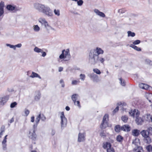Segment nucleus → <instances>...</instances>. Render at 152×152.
<instances>
[{"instance_id": "nucleus-9", "label": "nucleus", "mask_w": 152, "mask_h": 152, "mask_svg": "<svg viewBox=\"0 0 152 152\" xmlns=\"http://www.w3.org/2000/svg\"><path fill=\"white\" fill-rule=\"evenodd\" d=\"M4 2L3 1H1L0 2V20L4 16Z\"/></svg>"}, {"instance_id": "nucleus-5", "label": "nucleus", "mask_w": 152, "mask_h": 152, "mask_svg": "<svg viewBox=\"0 0 152 152\" xmlns=\"http://www.w3.org/2000/svg\"><path fill=\"white\" fill-rule=\"evenodd\" d=\"M42 12L48 16H51L53 15L52 11L48 7L45 6Z\"/></svg>"}, {"instance_id": "nucleus-56", "label": "nucleus", "mask_w": 152, "mask_h": 152, "mask_svg": "<svg viewBox=\"0 0 152 152\" xmlns=\"http://www.w3.org/2000/svg\"><path fill=\"white\" fill-rule=\"evenodd\" d=\"M149 85L147 84H145L144 87V89L147 90L148 89V88Z\"/></svg>"}, {"instance_id": "nucleus-24", "label": "nucleus", "mask_w": 152, "mask_h": 152, "mask_svg": "<svg viewBox=\"0 0 152 152\" xmlns=\"http://www.w3.org/2000/svg\"><path fill=\"white\" fill-rule=\"evenodd\" d=\"M121 119L124 122L126 123L127 121L128 117L126 115H123L122 116Z\"/></svg>"}, {"instance_id": "nucleus-13", "label": "nucleus", "mask_w": 152, "mask_h": 152, "mask_svg": "<svg viewBox=\"0 0 152 152\" xmlns=\"http://www.w3.org/2000/svg\"><path fill=\"white\" fill-rule=\"evenodd\" d=\"M93 50L95 52L96 54L99 56V55L100 54H103L104 53V51L101 48L97 47L96 49H93Z\"/></svg>"}, {"instance_id": "nucleus-57", "label": "nucleus", "mask_w": 152, "mask_h": 152, "mask_svg": "<svg viewBox=\"0 0 152 152\" xmlns=\"http://www.w3.org/2000/svg\"><path fill=\"white\" fill-rule=\"evenodd\" d=\"M117 104L118 105H119L120 106H124V105H126V104L125 103H123V104L121 103V102H120V104L119 103H117Z\"/></svg>"}, {"instance_id": "nucleus-4", "label": "nucleus", "mask_w": 152, "mask_h": 152, "mask_svg": "<svg viewBox=\"0 0 152 152\" xmlns=\"http://www.w3.org/2000/svg\"><path fill=\"white\" fill-rule=\"evenodd\" d=\"M61 128L62 129L66 126L67 122V119L65 117L63 112L61 113Z\"/></svg>"}, {"instance_id": "nucleus-35", "label": "nucleus", "mask_w": 152, "mask_h": 152, "mask_svg": "<svg viewBox=\"0 0 152 152\" xmlns=\"http://www.w3.org/2000/svg\"><path fill=\"white\" fill-rule=\"evenodd\" d=\"M54 12L56 15L58 16H59L60 15V11L59 10L55 9L54 10Z\"/></svg>"}, {"instance_id": "nucleus-34", "label": "nucleus", "mask_w": 152, "mask_h": 152, "mask_svg": "<svg viewBox=\"0 0 152 152\" xmlns=\"http://www.w3.org/2000/svg\"><path fill=\"white\" fill-rule=\"evenodd\" d=\"M65 51V50H62L61 54L59 56V58L60 59H63L65 58V56L64 55V52Z\"/></svg>"}, {"instance_id": "nucleus-6", "label": "nucleus", "mask_w": 152, "mask_h": 152, "mask_svg": "<svg viewBox=\"0 0 152 152\" xmlns=\"http://www.w3.org/2000/svg\"><path fill=\"white\" fill-rule=\"evenodd\" d=\"M45 5L39 3H35L34 4L35 8L39 11L42 12L43 9L45 8Z\"/></svg>"}, {"instance_id": "nucleus-1", "label": "nucleus", "mask_w": 152, "mask_h": 152, "mask_svg": "<svg viewBox=\"0 0 152 152\" xmlns=\"http://www.w3.org/2000/svg\"><path fill=\"white\" fill-rule=\"evenodd\" d=\"M140 134L144 138V142L150 144L152 142V140L149 135H152V127H149L147 130H143L140 132Z\"/></svg>"}, {"instance_id": "nucleus-49", "label": "nucleus", "mask_w": 152, "mask_h": 152, "mask_svg": "<svg viewBox=\"0 0 152 152\" xmlns=\"http://www.w3.org/2000/svg\"><path fill=\"white\" fill-rule=\"evenodd\" d=\"M98 60L99 61H100L102 63L104 64L105 60L103 58H100L99 59H98Z\"/></svg>"}, {"instance_id": "nucleus-60", "label": "nucleus", "mask_w": 152, "mask_h": 152, "mask_svg": "<svg viewBox=\"0 0 152 152\" xmlns=\"http://www.w3.org/2000/svg\"><path fill=\"white\" fill-rule=\"evenodd\" d=\"M34 116H32L31 118V121L32 122H34Z\"/></svg>"}, {"instance_id": "nucleus-63", "label": "nucleus", "mask_w": 152, "mask_h": 152, "mask_svg": "<svg viewBox=\"0 0 152 152\" xmlns=\"http://www.w3.org/2000/svg\"><path fill=\"white\" fill-rule=\"evenodd\" d=\"M43 24H44V25L45 27L48 26V23L46 21H45V23H44Z\"/></svg>"}, {"instance_id": "nucleus-7", "label": "nucleus", "mask_w": 152, "mask_h": 152, "mask_svg": "<svg viewBox=\"0 0 152 152\" xmlns=\"http://www.w3.org/2000/svg\"><path fill=\"white\" fill-rule=\"evenodd\" d=\"M88 76L94 82H97L99 81L98 76L97 75L92 73H90L88 75Z\"/></svg>"}, {"instance_id": "nucleus-10", "label": "nucleus", "mask_w": 152, "mask_h": 152, "mask_svg": "<svg viewBox=\"0 0 152 152\" xmlns=\"http://www.w3.org/2000/svg\"><path fill=\"white\" fill-rule=\"evenodd\" d=\"M86 133L80 132L78 135L77 141L79 142L84 141L85 140Z\"/></svg>"}, {"instance_id": "nucleus-51", "label": "nucleus", "mask_w": 152, "mask_h": 152, "mask_svg": "<svg viewBox=\"0 0 152 152\" xmlns=\"http://www.w3.org/2000/svg\"><path fill=\"white\" fill-rule=\"evenodd\" d=\"M119 110V107L118 106H117L116 108L113 111V114L115 113L116 112H117L118 110Z\"/></svg>"}, {"instance_id": "nucleus-40", "label": "nucleus", "mask_w": 152, "mask_h": 152, "mask_svg": "<svg viewBox=\"0 0 152 152\" xmlns=\"http://www.w3.org/2000/svg\"><path fill=\"white\" fill-rule=\"evenodd\" d=\"M80 79L81 80L84 81L86 77L85 75L84 74H81L80 75Z\"/></svg>"}, {"instance_id": "nucleus-30", "label": "nucleus", "mask_w": 152, "mask_h": 152, "mask_svg": "<svg viewBox=\"0 0 152 152\" xmlns=\"http://www.w3.org/2000/svg\"><path fill=\"white\" fill-rule=\"evenodd\" d=\"M41 117V114H39L36 118L35 122L37 125H38L40 121Z\"/></svg>"}, {"instance_id": "nucleus-38", "label": "nucleus", "mask_w": 152, "mask_h": 152, "mask_svg": "<svg viewBox=\"0 0 152 152\" xmlns=\"http://www.w3.org/2000/svg\"><path fill=\"white\" fill-rule=\"evenodd\" d=\"M39 22L42 24H43L46 21L45 18H40L39 20Z\"/></svg>"}, {"instance_id": "nucleus-27", "label": "nucleus", "mask_w": 152, "mask_h": 152, "mask_svg": "<svg viewBox=\"0 0 152 152\" xmlns=\"http://www.w3.org/2000/svg\"><path fill=\"white\" fill-rule=\"evenodd\" d=\"M127 33L128 37H134L135 35V34L134 32H132L130 31H128Z\"/></svg>"}, {"instance_id": "nucleus-20", "label": "nucleus", "mask_w": 152, "mask_h": 152, "mask_svg": "<svg viewBox=\"0 0 152 152\" xmlns=\"http://www.w3.org/2000/svg\"><path fill=\"white\" fill-rule=\"evenodd\" d=\"M30 77L31 78L37 77L40 79L41 78V77L38 74L33 72H32V75L30 76Z\"/></svg>"}, {"instance_id": "nucleus-15", "label": "nucleus", "mask_w": 152, "mask_h": 152, "mask_svg": "<svg viewBox=\"0 0 152 152\" xmlns=\"http://www.w3.org/2000/svg\"><path fill=\"white\" fill-rule=\"evenodd\" d=\"M78 95L77 94H73L71 96V99L74 102L75 105H76V100L77 99Z\"/></svg>"}, {"instance_id": "nucleus-14", "label": "nucleus", "mask_w": 152, "mask_h": 152, "mask_svg": "<svg viewBox=\"0 0 152 152\" xmlns=\"http://www.w3.org/2000/svg\"><path fill=\"white\" fill-rule=\"evenodd\" d=\"M94 11L96 14L101 17L104 18L105 16V15L104 13L100 12L98 9H95L94 10Z\"/></svg>"}, {"instance_id": "nucleus-23", "label": "nucleus", "mask_w": 152, "mask_h": 152, "mask_svg": "<svg viewBox=\"0 0 152 152\" xmlns=\"http://www.w3.org/2000/svg\"><path fill=\"white\" fill-rule=\"evenodd\" d=\"M108 114H106L104 116L102 122H108Z\"/></svg>"}, {"instance_id": "nucleus-2", "label": "nucleus", "mask_w": 152, "mask_h": 152, "mask_svg": "<svg viewBox=\"0 0 152 152\" xmlns=\"http://www.w3.org/2000/svg\"><path fill=\"white\" fill-rule=\"evenodd\" d=\"M129 113L130 115L133 118H134L135 115V121L137 124L141 125L142 124L144 120L142 118L139 116L140 112L138 111L137 110H136L134 109L133 111L132 110L129 112Z\"/></svg>"}, {"instance_id": "nucleus-32", "label": "nucleus", "mask_w": 152, "mask_h": 152, "mask_svg": "<svg viewBox=\"0 0 152 152\" xmlns=\"http://www.w3.org/2000/svg\"><path fill=\"white\" fill-rule=\"evenodd\" d=\"M41 94L40 92H38L37 95L35 97V99L36 101L39 100L40 98Z\"/></svg>"}, {"instance_id": "nucleus-44", "label": "nucleus", "mask_w": 152, "mask_h": 152, "mask_svg": "<svg viewBox=\"0 0 152 152\" xmlns=\"http://www.w3.org/2000/svg\"><path fill=\"white\" fill-rule=\"evenodd\" d=\"M77 1V5L79 6H81L83 3V0H79Z\"/></svg>"}, {"instance_id": "nucleus-33", "label": "nucleus", "mask_w": 152, "mask_h": 152, "mask_svg": "<svg viewBox=\"0 0 152 152\" xmlns=\"http://www.w3.org/2000/svg\"><path fill=\"white\" fill-rule=\"evenodd\" d=\"M34 30L36 32H38L40 30V28L37 25H34Z\"/></svg>"}, {"instance_id": "nucleus-53", "label": "nucleus", "mask_w": 152, "mask_h": 152, "mask_svg": "<svg viewBox=\"0 0 152 152\" xmlns=\"http://www.w3.org/2000/svg\"><path fill=\"white\" fill-rule=\"evenodd\" d=\"M144 85H145V84H144V83H140L139 84V87L141 88L144 89Z\"/></svg>"}, {"instance_id": "nucleus-18", "label": "nucleus", "mask_w": 152, "mask_h": 152, "mask_svg": "<svg viewBox=\"0 0 152 152\" xmlns=\"http://www.w3.org/2000/svg\"><path fill=\"white\" fill-rule=\"evenodd\" d=\"M6 8L8 10L12 11L15 10V7L11 4H9L7 5Z\"/></svg>"}, {"instance_id": "nucleus-59", "label": "nucleus", "mask_w": 152, "mask_h": 152, "mask_svg": "<svg viewBox=\"0 0 152 152\" xmlns=\"http://www.w3.org/2000/svg\"><path fill=\"white\" fill-rule=\"evenodd\" d=\"M15 48L16 47H18V48H20V47H21L22 45H21V44L19 43V44H18L16 45H15Z\"/></svg>"}, {"instance_id": "nucleus-46", "label": "nucleus", "mask_w": 152, "mask_h": 152, "mask_svg": "<svg viewBox=\"0 0 152 152\" xmlns=\"http://www.w3.org/2000/svg\"><path fill=\"white\" fill-rule=\"evenodd\" d=\"M7 46L9 47L10 48H13L14 50L15 49V45H12L10 44H6Z\"/></svg>"}, {"instance_id": "nucleus-16", "label": "nucleus", "mask_w": 152, "mask_h": 152, "mask_svg": "<svg viewBox=\"0 0 152 152\" xmlns=\"http://www.w3.org/2000/svg\"><path fill=\"white\" fill-rule=\"evenodd\" d=\"M108 126V122H102L100 126V127L101 129H104Z\"/></svg>"}, {"instance_id": "nucleus-21", "label": "nucleus", "mask_w": 152, "mask_h": 152, "mask_svg": "<svg viewBox=\"0 0 152 152\" xmlns=\"http://www.w3.org/2000/svg\"><path fill=\"white\" fill-rule=\"evenodd\" d=\"M132 133L133 135L137 137L140 134L139 131L137 129H134L132 131Z\"/></svg>"}, {"instance_id": "nucleus-11", "label": "nucleus", "mask_w": 152, "mask_h": 152, "mask_svg": "<svg viewBox=\"0 0 152 152\" xmlns=\"http://www.w3.org/2000/svg\"><path fill=\"white\" fill-rule=\"evenodd\" d=\"M32 132L30 131L29 132V137L33 140H35L37 137V135L35 133V130L33 129Z\"/></svg>"}, {"instance_id": "nucleus-36", "label": "nucleus", "mask_w": 152, "mask_h": 152, "mask_svg": "<svg viewBox=\"0 0 152 152\" xmlns=\"http://www.w3.org/2000/svg\"><path fill=\"white\" fill-rule=\"evenodd\" d=\"M93 71L96 74H100L101 73L100 71L97 69H93Z\"/></svg>"}, {"instance_id": "nucleus-58", "label": "nucleus", "mask_w": 152, "mask_h": 152, "mask_svg": "<svg viewBox=\"0 0 152 152\" xmlns=\"http://www.w3.org/2000/svg\"><path fill=\"white\" fill-rule=\"evenodd\" d=\"M55 131L54 130L52 129L51 132V134L52 136H53L55 134Z\"/></svg>"}, {"instance_id": "nucleus-52", "label": "nucleus", "mask_w": 152, "mask_h": 152, "mask_svg": "<svg viewBox=\"0 0 152 152\" xmlns=\"http://www.w3.org/2000/svg\"><path fill=\"white\" fill-rule=\"evenodd\" d=\"M76 105L79 108H81V106L80 104V102L79 101H76Z\"/></svg>"}, {"instance_id": "nucleus-12", "label": "nucleus", "mask_w": 152, "mask_h": 152, "mask_svg": "<svg viewBox=\"0 0 152 152\" xmlns=\"http://www.w3.org/2000/svg\"><path fill=\"white\" fill-rule=\"evenodd\" d=\"M121 130L129 132L130 130V126L128 125H125L121 126Z\"/></svg>"}, {"instance_id": "nucleus-19", "label": "nucleus", "mask_w": 152, "mask_h": 152, "mask_svg": "<svg viewBox=\"0 0 152 152\" xmlns=\"http://www.w3.org/2000/svg\"><path fill=\"white\" fill-rule=\"evenodd\" d=\"M145 120L147 121L152 122V116L150 114H147L145 117Z\"/></svg>"}, {"instance_id": "nucleus-64", "label": "nucleus", "mask_w": 152, "mask_h": 152, "mask_svg": "<svg viewBox=\"0 0 152 152\" xmlns=\"http://www.w3.org/2000/svg\"><path fill=\"white\" fill-rule=\"evenodd\" d=\"M7 142V140L5 139H4L3 141L2 142V144L4 145V144H6V143Z\"/></svg>"}, {"instance_id": "nucleus-8", "label": "nucleus", "mask_w": 152, "mask_h": 152, "mask_svg": "<svg viewBox=\"0 0 152 152\" xmlns=\"http://www.w3.org/2000/svg\"><path fill=\"white\" fill-rule=\"evenodd\" d=\"M9 99V96H5L3 97H0V105L3 106Z\"/></svg>"}, {"instance_id": "nucleus-17", "label": "nucleus", "mask_w": 152, "mask_h": 152, "mask_svg": "<svg viewBox=\"0 0 152 152\" xmlns=\"http://www.w3.org/2000/svg\"><path fill=\"white\" fill-rule=\"evenodd\" d=\"M111 147V145L110 142H106L104 144L103 148L104 149H107V148H110Z\"/></svg>"}, {"instance_id": "nucleus-47", "label": "nucleus", "mask_w": 152, "mask_h": 152, "mask_svg": "<svg viewBox=\"0 0 152 152\" xmlns=\"http://www.w3.org/2000/svg\"><path fill=\"white\" fill-rule=\"evenodd\" d=\"M40 119L42 121H45L46 119V118L44 115L42 114V115H41Z\"/></svg>"}, {"instance_id": "nucleus-22", "label": "nucleus", "mask_w": 152, "mask_h": 152, "mask_svg": "<svg viewBox=\"0 0 152 152\" xmlns=\"http://www.w3.org/2000/svg\"><path fill=\"white\" fill-rule=\"evenodd\" d=\"M130 47L132 48H133L134 50H136L137 51H140L141 50V49L139 47H138L137 46L133 45L131 44L130 45Z\"/></svg>"}, {"instance_id": "nucleus-39", "label": "nucleus", "mask_w": 152, "mask_h": 152, "mask_svg": "<svg viewBox=\"0 0 152 152\" xmlns=\"http://www.w3.org/2000/svg\"><path fill=\"white\" fill-rule=\"evenodd\" d=\"M80 83V81L74 80L72 81V85H76Z\"/></svg>"}, {"instance_id": "nucleus-31", "label": "nucleus", "mask_w": 152, "mask_h": 152, "mask_svg": "<svg viewBox=\"0 0 152 152\" xmlns=\"http://www.w3.org/2000/svg\"><path fill=\"white\" fill-rule=\"evenodd\" d=\"M34 50L35 52L37 53H40L42 52V50L38 47H36L34 49Z\"/></svg>"}, {"instance_id": "nucleus-25", "label": "nucleus", "mask_w": 152, "mask_h": 152, "mask_svg": "<svg viewBox=\"0 0 152 152\" xmlns=\"http://www.w3.org/2000/svg\"><path fill=\"white\" fill-rule=\"evenodd\" d=\"M145 148L148 151V152H152V145H149L147 146Z\"/></svg>"}, {"instance_id": "nucleus-3", "label": "nucleus", "mask_w": 152, "mask_h": 152, "mask_svg": "<svg viewBox=\"0 0 152 152\" xmlns=\"http://www.w3.org/2000/svg\"><path fill=\"white\" fill-rule=\"evenodd\" d=\"M96 54L93 50H91L89 53V62L91 64H95L99 61V56Z\"/></svg>"}, {"instance_id": "nucleus-45", "label": "nucleus", "mask_w": 152, "mask_h": 152, "mask_svg": "<svg viewBox=\"0 0 152 152\" xmlns=\"http://www.w3.org/2000/svg\"><path fill=\"white\" fill-rule=\"evenodd\" d=\"M120 80L121 82V84L123 86H124L125 85V83L124 82V80H123L121 78L120 79Z\"/></svg>"}, {"instance_id": "nucleus-41", "label": "nucleus", "mask_w": 152, "mask_h": 152, "mask_svg": "<svg viewBox=\"0 0 152 152\" xmlns=\"http://www.w3.org/2000/svg\"><path fill=\"white\" fill-rule=\"evenodd\" d=\"M17 104V103L16 102H14L11 103L10 107L11 108L14 107Z\"/></svg>"}, {"instance_id": "nucleus-48", "label": "nucleus", "mask_w": 152, "mask_h": 152, "mask_svg": "<svg viewBox=\"0 0 152 152\" xmlns=\"http://www.w3.org/2000/svg\"><path fill=\"white\" fill-rule=\"evenodd\" d=\"M100 135L102 137H104L106 136V134L104 131H102L100 133Z\"/></svg>"}, {"instance_id": "nucleus-62", "label": "nucleus", "mask_w": 152, "mask_h": 152, "mask_svg": "<svg viewBox=\"0 0 152 152\" xmlns=\"http://www.w3.org/2000/svg\"><path fill=\"white\" fill-rule=\"evenodd\" d=\"M7 90L9 92H12L14 91V90L13 89H10L9 88H8Z\"/></svg>"}, {"instance_id": "nucleus-28", "label": "nucleus", "mask_w": 152, "mask_h": 152, "mask_svg": "<svg viewBox=\"0 0 152 152\" xmlns=\"http://www.w3.org/2000/svg\"><path fill=\"white\" fill-rule=\"evenodd\" d=\"M65 58H67L68 60L70 58V55L69 53V50H66L65 51V53H64Z\"/></svg>"}, {"instance_id": "nucleus-43", "label": "nucleus", "mask_w": 152, "mask_h": 152, "mask_svg": "<svg viewBox=\"0 0 152 152\" xmlns=\"http://www.w3.org/2000/svg\"><path fill=\"white\" fill-rule=\"evenodd\" d=\"M140 41L139 40H137L134 41L133 42V45H135L140 44Z\"/></svg>"}, {"instance_id": "nucleus-55", "label": "nucleus", "mask_w": 152, "mask_h": 152, "mask_svg": "<svg viewBox=\"0 0 152 152\" xmlns=\"http://www.w3.org/2000/svg\"><path fill=\"white\" fill-rule=\"evenodd\" d=\"M25 113L26 116H27L29 113V111L28 110H26L25 111Z\"/></svg>"}, {"instance_id": "nucleus-61", "label": "nucleus", "mask_w": 152, "mask_h": 152, "mask_svg": "<svg viewBox=\"0 0 152 152\" xmlns=\"http://www.w3.org/2000/svg\"><path fill=\"white\" fill-rule=\"evenodd\" d=\"M41 53H42V56L45 57L46 56V54L45 52H43V51L42 50V52Z\"/></svg>"}, {"instance_id": "nucleus-54", "label": "nucleus", "mask_w": 152, "mask_h": 152, "mask_svg": "<svg viewBox=\"0 0 152 152\" xmlns=\"http://www.w3.org/2000/svg\"><path fill=\"white\" fill-rule=\"evenodd\" d=\"M5 131V126H1V132H3Z\"/></svg>"}, {"instance_id": "nucleus-42", "label": "nucleus", "mask_w": 152, "mask_h": 152, "mask_svg": "<svg viewBox=\"0 0 152 152\" xmlns=\"http://www.w3.org/2000/svg\"><path fill=\"white\" fill-rule=\"evenodd\" d=\"M107 152H115V151L113 148L111 147L110 148H107Z\"/></svg>"}, {"instance_id": "nucleus-50", "label": "nucleus", "mask_w": 152, "mask_h": 152, "mask_svg": "<svg viewBox=\"0 0 152 152\" xmlns=\"http://www.w3.org/2000/svg\"><path fill=\"white\" fill-rule=\"evenodd\" d=\"M60 83L61 84L62 87L63 88L65 86V85L63 80L62 79L60 81Z\"/></svg>"}, {"instance_id": "nucleus-26", "label": "nucleus", "mask_w": 152, "mask_h": 152, "mask_svg": "<svg viewBox=\"0 0 152 152\" xmlns=\"http://www.w3.org/2000/svg\"><path fill=\"white\" fill-rule=\"evenodd\" d=\"M121 126H120L119 125H117L115 126V131L117 132H120V130H121Z\"/></svg>"}, {"instance_id": "nucleus-29", "label": "nucleus", "mask_w": 152, "mask_h": 152, "mask_svg": "<svg viewBox=\"0 0 152 152\" xmlns=\"http://www.w3.org/2000/svg\"><path fill=\"white\" fill-rule=\"evenodd\" d=\"M123 139V137L120 135L117 136L116 137V140L119 142H121Z\"/></svg>"}, {"instance_id": "nucleus-37", "label": "nucleus", "mask_w": 152, "mask_h": 152, "mask_svg": "<svg viewBox=\"0 0 152 152\" xmlns=\"http://www.w3.org/2000/svg\"><path fill=\"white\" fill-rule=\"evenodd\" d=\"M145 61L147 64L152 66V61H151L148 59H146Z\"/></svg>"}]
</instances>
